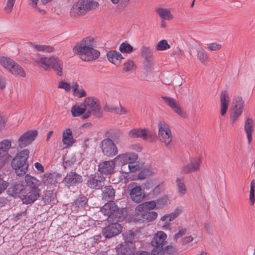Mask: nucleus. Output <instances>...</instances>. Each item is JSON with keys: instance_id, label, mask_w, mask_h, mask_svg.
<instances>
[{"instance_id": "obj_1", "label": "nucleus", "mask_w": 255, "mask_h": 255, "mask_svg": "<svg viewBox=\"0 0 255 255\" xmlns=\"http://www.w3.org/2000/svg\"><path fill=\"white\" fill-rule=\"evenodd\" d=\"M101 212L108 216L107 219L111 224L103 229L102 234L106 238H110L118 235L122 230V226L119 224L127 215L125 209L119 208L115 203H107L101 208Z\"/></svg>"}, {"instance_id": "obj_2", "label": "nucleus", "mask_w": 255, "mask_h": 255, "mask_svg": "<svg viewBox=\"0 0 255 255\" xmlns=\"http://www.w3.org/2000/svg\"><path fill=\"white\" fill-rule=\"evenodd\" d=\"M94 40L87 38L82 40L73 48V52L85 61H90L97 58L100 52L93 48Z\"/></svg>"}, {"instance_id": "obj_3", "label": "nucleus", "mask_w": 255, "mask_h": 255, "mask_svg": "<svg viewBox=\"0 0 255 255\" xmlns=\"http://www.w3.org/2000/svg\"><path fill=\"white\" fill-rule=\"evenodd\" d=\"M29 151L25 149L20 151L11 161V166L15 169V174L20 176L24 175L27 170L28 164L27 160L28 158Z\"/></svg>"}, {"instance_id": "obj_4", "label": "nucleus", "mask_w": 255, "mask_h": 255, "mask_svg": "<svg viewBox=\"0 0 255 255\" xmlns=\"http://www.w3.org/2000/svg\"><path fill=\"white\" fill-rule=\"evenodd\" d=\"M83 104L86 111L82 116L83 119H88L92 114L98 118L102 117V110L98 100L96 98L94 97L86 98Z\"/></svg>"}, {"instance_id": "obj_5", "label": "nucleus", "mask_w": 255, "mask_h": 255, "mask_svg": "<svg viewBox=\"0 0 255 255\" xmlns=\"http://www.w3.org/2000/svg\"><path fill=\"white\" fill-rule=\"evenodd\" d=\"M98 2L94 0H79L70 9V14L75 16L84 14L88 10L95 8Z\"/></svg>"}, {"instance_id": "obj_6", "label": "nucleus", "mask_w": 255, "mask_h": 255, "mask_svg": "<svg viewBox=\"0 0 255 255\" xmlns=\"http://www.w3.org/2000/svg\"><path fill=\"white\" fill-rule=\"evenodd\" d=\"M157 126L159 141L164 143L165 146L170 147L172 135L169 126L164 122H160Z\"/></svg>"}, {"instance_id": "obj_7", "label": "nucleus", "mask_w": 255, "mask_h": 255, "mask_svg": "<svg viewBox=\"0 0 255 255\" xmlns=\"http://www.w3.org/2000/svg\"><path fill=\"white\" fill-rule=\"evenodd\" d=\"M129 136L132 138L141 137L143 140L153 142L156 138V132L148 129H133L129 132Z\"/></svg>"}, {"instance_id": "obj_8", "label": "nucleus", "mask_w": 255, "mask_h": 255, "mask_svg": "<svg viewBox=\"0 0 255 255\" xmlns=\"http://www.w3.org/2000/svg\"><path fill=\"white\" fill-rule=\"evenodd\" d=\"M16 193H19L23 203L30 204L34 202L39 196V190L37 188L30 189L17 188Z\"/></svg>"}, {"instance_id": "obj_9", "label": "nucleus", "mask_w": 255, "mask_h": 255, "mask_svg": "<svg viewBox=\"0 0 255 255\" xmlns=\"http://www.w3.org/2000/svg\"><path fill=\"white\" fill-rule=\"evenodd\" d=\"M100 147L104 155L109 157H113L118 153L117 146L109 138L104 139L101 142Z\"/></svg>"}, {"instance_id": "obj_10", "label": "nucleus", "mask_w": 255, "mask_h": 255, "mask_svg": "<svg viewBox=\"0 0 255 255\" xmlns=\"http://www.w3.org/2000/svg\"><path fill=\"white\" fill-rule=\"evenodd\" d=\"M244 107V102L241 96H237L233 101V108L232 109L230 119L232 123L236 122L241 115Z\"/></svg>"}, {"instance_id": "obj_11", "label": "nucleus", "mask_w": 255, "mask_h": 255, "mask_svg": "<svg viewBox=\"0 0 255 255\" xmlns=\"http://www.w3.org/2000/svg\"><path fill=\"white\" fill-rule=\"evenodd\" d=\"M105 180L102 174L95 173L88 177L86 184L91 189L98 190L104 185Z\"/></svg>"}, {"instance_id": "obj_12", "label": "nucleus", "mask_w": 255, "mask_h": 255, "mask_svg": "<svg viewBox=\"0 0 255 255\" xmlns=\"http://www.w3.org/2000/svg\"><path fill=\"white\" fill-rule=\"evenodd\" d=\"M37 130H28L21 134L17 141V146L22 148L31 144L37 136Z\"/></svg>"}, {"instance_id": "obj_13", "label": "nucleus", "mask_w": 255, "mask_h": 255, "mask_svg": "<svg viewBox=\"0 0 255 255\" xmlns=\"http://www.w3.org/2000/svg\"><path fill=\"white\" fill-rule=\"evenodd\" d=\"M129 196L131 200L135 203H139L142 201L144 195L142 193L140 186L135 183H131L129 185Z\"/></svg>"}, {"instance_id": "obj_14", "label": "nucleus", "mask_w": 255, "mask_h": 255, "mask_svg": "<svg viewBox=\"0 0 255 255\" xmlns=\"http://www.w3.org/2000/svg\"><path fill=\"white\" fill-rule=\"evenodd\" d=\"M201 160L199 157L195 156L190 159V163L184 165L180 169V172L182 174L188 173L195 171L199 169Z\"/></svg>"}, {"instance_id": "obj_15", "label": "nucleus", "mask_w": 255, "mask_h": 255, "mask_svg": "<svg viewBox=\"0 0 255 255\" xmlns=\"http://www.w3.org/2000/svg\"><path fill=\"white\" fill-rule=\"evenodd\" d=\"M82 181V177L76 172L68 173L63 180V183L68 186H76Z\"/></svg>"}, {"instance_id": "obj_16", "label": "nucleus", "mask_w": 255, "mask_h": 255, "mask_svg": "<svg viewBox=\"0 0 255 255\" xmlns=\"http://www.w3.org/2000/svg\"><path fill=\"white\" fill-rule=\"evenodd\" d=\"M162 98L165 103H166L178 115L182 118L186 117L185 112L182 110L177 100L174 98L168 97H162Z\"/></svg>"}, {"instance_id": "obj_17", "label": "nucleus", "mask_w": 255, "mask_h": 255, "mask_svg": "<svg viewBox=\"0 0 255 255\" xmlns=\"http://www.w3.org/2000/svg\"><path fill=\"white\" fill-rule=\"evenodd\" d=\"M115 163L114 160L105 161L98 165V171L101 174L111 175L115 172Z\"/></svg>"}, {"instance_id": "obj_18", "label": "nucleus", "mask_w": 255, "mask_h": 255, "mask_svg": "<svg viewBox=\"0 0 255 255\" xmlns=\"http://www.w3.org/2000/svg\"><path fill=\"white\" fill-rule=\"evenodd\" d=\"M25 181L26 185L23 186L19 184H17L15 186L16 190H17V188H25L27 189L28 190L32 188L38 189V187L40 185V182L35 177L31 176L29 174H27L25 176Z\"/></svg>"}, {"instance_id": "obj_19", "label": "nucleus", "mask_w": 255, "mask_h": 255, "mask_svg": "<svg viewBox=\"0 0 255 255\" xmlns=\"http://www.w3.org/2000/svg\"><path fill=\"white\" fill-rule=\"evenodd\" d=\"M167 238L166 234L162 231H158L155 234L151 240V244L153 247L163 248L164 243Z\"/></svg>"}, {"instance_id": "obj_20", "label": "nucleus", "mask_w": 255, "mask_h": 255, "mask_svg": "<svg viewBox=\"0 0 255 255\" xmlns=\"http://www.w3.org/2000/svg\"><path fill=\"white\" fill-rule=\"evenodd\" d=\"M133 243L124 242L117 246L116 252L119 255H130L134 251Z\"/></svg>"}, {"instance_id": "obj_21", "label": "nucleus", "mask_w": 255, "mask_h": 255, "mask_svg": "<svg viewBox=\"0 0 255 255\" xmlns=\"http://www.w3.org/2000/svg\"><path fill=\"white\" fill-rule=\"evenodd\" d=\"M221 113L222 116H224L228 109L229 103V94L226 91H224L221 93Z\"/></svg>"}, {"instance_id": "obj_22", "label": "nucleus", "mask_w": 255, "mask_h": 255, "mask_svg": "<svg viewBox=\"0 0 255 255\" xmlns=\"http://www.w3.org/2000/svg\"><path fill=\"white\" fill-rule=\"evenodd\" d=\"M138 216L142 222H149L154 220L157 217V213L155 211H142Z\"/></svg>"}, {"instance_id": "obj_23", "label": "nucleus", "mask_w": 255, "mask_h": 255, "mask_svg": "<svg viewBox=\"0 0 255 255\" xmlns=\"http://www.w3.org/2000/svg\"><path fill=\"white\" fill-rule=\"evenodd\" d=\"M109 61L116 65H119L124 58L122 54L116 51H110L107 54Z\"/></svg>"}, {"instance_id": "obj_24", "label": "nucleus", "mask_w": 255, "mask_h": 255, "mask_svg": "<svg viewBox=\"0 0 255 255\" xmlns=\"http://www.w3.org/2000/svg\"><path fill=\"white\" fill-rule=\"evenodd\" d=\"M245 130L247 134L248 142L250 144L252 139V133L254 131L253 121L250 118H248L244 126Z\"/></svg>"}, {"instance_id": "obj_25", "label": "nucleus", "mask_w": 255, "mask_h": 255, "mask_svg": "<svg viewBox=\"0 0 255 255\" xmlns=\"http://www.w3.org/2000/svg\"><path fill=\"white\" fill-rule=\"evenodd\" d=\"M103 198L107 201L113 200L115 196V191L112 186H106L103 191ZM110 202L109 203H111ZM113 203V202H112Z\"/></svg>"}, {"instance_id": "obj_26", "label": "nucleus", "mask_w": 255, "mask_h": 255, "mask_svg": "<svg viewBox=\"0 0 255 255\" xmlns=\"http://www.w3.org/2000/svg\"><path fill=\"white\" fill-rule=\"evenodd\" d=\"M8 72L14 76L21 77H25L26 76L25 72L23 68L15 62H14L13 65L10 67Z\"/></svg>"}, {"instance_id": "obj_27", "label": "nucleus", "mask_w": 255, "mask_h": 255, "mask_svg": "<svg viewBox=\"0 0 255 255\" xmlns=\"http://www.w3.org/2000/svg\"><path fill=\"white\" fill-rule=\"evenodd\" d=\"M73 136L70 129H67L63 133V143L66 147H70L73 143Z\"/></svg>"}, {"instance_id": "obj_28", "label": "nucleus", "mask_w": 255, "mask_h": 255, "mask_svg": "<svg viewBox=\"0 0 255 255\" xmlns=\"http://www.w3.org/2000/svg\"><path fill=\"white\" fill-rule=\"evenodd\" d=\"M53 57L54 56L46 57L42 56L39 59L36 60L35 62L38 65L42 67L43 68L47 69L48 68L50 67L51 62L55 60L53 58Z\"/></svg>"}, {"instance_id": "obj_29", "label": "nucleus", "mask_w": 255, "mask_h": 255, "mask_svg": "<svg viewBox=\"0 0 255 255\" xmlns=\"http://www.w3.org/2000/svg\"><path fill=\"white\" fill-rule=\"evenodd\" d=\"M53 58L55 60L51 62L50 67L56 72L58 75L61 76L63 74V63L62 61L57 57L54 56Z\"/></svg>"}, {"instance_id": "obj_30", "label": "nucleus", "mask_w": 255, "mask_h": 255, "mask_svg": "<svg viewBox=\"0 0 255 255\" xmlns=\"http://www.w3.org/2000/svg\"><path fill=\"white\" fill-rule=\"evenodd\" d=\"M157 207L156 202L154 201H147L138 205L135 208L136 212H142L145 210H152Z\"/></svg>"}, {"instance_id": "obj_31", "label": "nucleus", "mask_w": 255, "mask_h": 255, "mask_svg": "<svg viewBox=\"0 0 255 255\" xmlns=\"http://www.w3.org/2000/svg\"><path fill=\"white\" fill-rule=\"evenodd\" d=\"M156 12L163 20H170L173 17L170 9L169 8L160 7L157 9Z\"/></svg>"}, {"instance_id": "obj_32", "label": "nucleus", "mask_w": 255, "mask_h": 255, "mask_svg": "<svg viewBox=\"0 0 255 255\" xmlns=\"http://www.w3.org/2000/svg\"><path fill=\"white\" fill-rule=\"evenodd\" d=\"M178 193L181 196H183L186 192V187L185 184V180L183 177L177 178L176 180Z\"/></svg>"}, {"instance_id": "obj_33", "label": "nucleus", "mask_w": 255, "mask_h": 255, "mask_svg": "<svg viewBox=\"0 0 255 255\" xmlns=\"http://www.w3.org/2000/svg\"><path fill=\"white\" fill-rule=\"evenodd\" d=\"M197 59L204 65L209 61V57L207 52L204 49L197 50Z\"/></svg>"}, {"instance_id": "obj_34", "label": "nucleus", "mask_w": 255, "mask_h": 255, "mask_svg": "<svg viewBox=\"0 0 255 255\" xmlns=\"http://www.w3.org/2000/svg\"><path fill=\"white\" fill-rule=\"evenodd\" d=\"M14 62L13 60L8 57L3 56H0V64L8 71L10 69V67L13 65Z\"/></svg>"}, {"instance_id": "obj_35", "label": "nucleus", "mask_w": 255, "mask_h": 255, "mask_svg": "<svg viewBox=\"0 0 255 255\" xmlns=\"http://www.w3.org/2000/svg\"><path fill=\"white\" fill-rule=\"evenodd\" d=\"M72 115L74 117H79L84 115L86 112L83 104L81 106L74 105L72 107L71 110Z\"/></svg>"}, {"instance_id": "obj_36", "label": "nucleus", "mask_w": 255, "mask_h": 255, "mask_svg": "<svg viewBox=\"0 0 255 255\" xmlns=\"http://www.w3.org/2000/svg\"><path fill=\"white\" fill-rule=\"evenodd\" d=\"M30 45L35 50L42 52H51L53 51V48L52 47L45 45H35L30 43Z\"/></svg>"}, {"instance_id": "obj_37", "label": "nucleus", "mask_w": 255, "mask_h": 255, "mask_svg": "<svg viewBox=\"0 0 255 255\" xmlns=\"http://www.w3.org/2000/svg\"><path fill=\"white\" fill-rule=\"evenodd\" d=\"M127 157V153L121 154L118 155L115 158V160L116 162L121 164L122 165V167H125L127 164H128Z\"/></svg>"}, {"instance_id": "obj_38", "label": "nucleus", "mask_w": 255, "mask_h": 255, "mask_svg": "<svg viewBox=\"0 0 255 255\" xmlns=\"http://www.w3.org/2000/svg\"><path fill=\"white\" fill-rule=\"evenodd\" d=\"M123 239L125 243H132L134 239L135 234L133 232L129 230L123 234Z\"/></svg>"}, {"instance_id": "obj_39", "label": "nucleus", "mask_w": 255, "mask_h": 255, "mask_svg": "<svg viewBox=\"0 0 255 255\" xmlns=\"http://www.w3.org/2000/svg\"><path fill=\"white\" fill-rule=\"evenodd\" d=\"M170 46L167 41L162 39L159 41L156 45V49L158 51H164L170 48Z\"/></svg>"}, {"instance_id": "obj_40", "label": "nucleus", "mask_w": 255, "mask_h": 255, "mask_svg": "<svg viewBox=\"0 0 255 255\" xmlns=\"http://www.w3.org/2000/svg\"><path fill=\"white\" fill-rule=\"evenodd\" d=\"M183 212V208L181 207H176L174 210L170 214H169V221H172L174 219H175L176 218L178 217L181 213Z\"/></svg>"}, {"instance_id": "obj_41", "label": "nucleus", "mask_w": 255, "mask_h": 255, "mask_svg": "<svg viewBox=\"0 0 255 255\" xmlns=\"http://www.w3.org/2000/svg\"><path fill=\"white\" fill-rule=\"evenodd\" d=\"M87 202V199L85 196L80 197L77 199L75 204L78 208L81 209L85 207Z\"/></svg>"}, {"instance_id": "obj_42", "label": "nucleus", "mask_w": 255, "mask_h": 255, "mask_svg": "<svg viewBox=\"0 0 255 255\" xmlns=\"http://www.w3.org/2000/svg\"><path fill=\"white\" fill-rule=\"evenodd\" d=\"M132 50V47L128 43H123L120 46V50L122 53H130Z\"/></svg>"}, {"instance_id": "obj_43", "label": "nucleus", "mask_w": 255, "mask_h": 255, "mask_svg": "<svg viewBox=\"0 0 255 255\" xmlns=\"http://www.w3.org/2000/svg\"><path fill=\"white\" fill-rule=\"evenodd\" d=\"M157 208L160 209L163 207L167 204V199L166 197H162L157 200L156 202Z\"/></svg>"}, {"instance_id": "obj_44", "label": "nucleus", "mask_w": 255, "mask_h": 255, "mask_svg": "<svg viewBox=\"0 0 255 255\" xmlns=\"http://www.w3.org/2000/svg\"><path fill=\"white\" fill-rule=\"evenodd\" d=\"M128 169H126V166L125 167H122V170L123 171V172L125 173H128L130 172H134L136 171L137 169L136 165H131V164L128 163Z\"/></svg>"}, {"instance_id": "obj_45", "label": "nucleus", "mask_w": 255, "mask_h": 255, "mask_svg": "<svg viewBox=\"0 0 255 255\" xmlns=\"http://www.w3.org/2000/svg\"><path fill=\"white\" fill-rule=\"evenodd\" d=\"M16 0H7L4 9L7 12L11 11Z\"/></svg>"}, {"instance_id": "obj_46", "label": "nucleus", "mask_w": 255, "mask_h": 255, "mask_svg": "<svg viewBox=\"0 0 255 255\" xmlns=\"http://www.w3.org/2000/svg\"><path fill=\"white\" fill-rule=\"evenodd\" d=\"M58 87L59 88L64 89L66 92L69 91L71 88V86L70 84L63 81H60L59 83Z\"/></svg>"}, {"instance_id": "obj_47", "label": "nucleus", "mask_w": 255, "mask_h": 255, "mask_svg": "<svg viewBox=\"0 0 255 255\" xmlns=\"http://www.w3.org/2000/svg\"><path fill=\"white\" fill-rule=\"evenodd\" d=\"M128 164H131L134 163L137 159V155L135 153H127Z\"/></svg>"}, {"instance_id": "obj_48", "label": "nucleus", "mask_w": 255, "mask_h": 255, "mask_svg": "<svg viewBox=\"0 0 255 255\" xmlns=\"http://www.w3.org/2000/svg\"><path fill=\"white\" fill-rule=\"evenodd\" d=\"M134 66V63L131 60H128L124 64V70L128 72L131 70Z\"/></svg>"}, {"instance_id": "obj_49", "label": "nucleus", "mask_w": 255, "mask_h": 255, "mask_svg": "<svg viewBox=\"0 0 255 255\" xmlns=\"http://www.w3.org/2000/svg\"><path fill=\"white\" fill-rule=\"evenodd\" d=\"M151 255H164L163 248L153 247Z\"/></svg>"}, {"instance_id": "obj_50", "label": "nucleus", "mask_w": 255, "mask_h": 255, "mask_svg": "<svg viewBox=\"0 0 255 255\" xmlns=\"http://www.w3.org/2000/svg\"><path fill=\"white\" fill-rule=\"evenodd\" d=\"M221 48V45L217 43H212L208 45L207 48L209 50L216 51Z\"/></svg>"}, {"instance_id": "obj_51", "label": "nucleus", "mask_w": 255, "mask_h": 255, "mask_svg": "<svg viewBox=\"0 0 255 255\" xmlns=\"http://www.w3.org/2000/svg\"><path fill=\"white\" fill-rule=\"evenodd\" d=\"M176 248L171 245L167 246L165 248V252L169 255H173L176 253Z\"/></svg>"}, {"instance_id": "obj_52", "label": "nucleus", "mask_w": 255, "mask_h": 255, "mask_svg": "<svg viewBox=\"0 0 255 255\" xmlns=\"http://www.w3.org/2000/svg\"><path fill=\"white\" fill-rule=\"evenodd\" d=\"M186 232V229L185 228L181 229L179 231V232L175 234L173 237V239L175 241H177V240L183 236L185 234Z\"/></svg>"}, {"instance_id": "obj_53", "label": "nucleus", "mask_w": 255, "mask_h": 255, "mask_svg": "<svg viewBox=\"0 0 255 255\" xmlns=\"http://www.w3.org/2000/svg\"><path fill=\"white\" fill-rule=\"evenodd\" d=\"M8 185V183L0 177V194L6 189Z\"/></svg>"}, {"instance_id": "obj_54", "label": "nucleus", "mask_w": 255, "mask_h": 255, "mask_svg": "<svg viewBox=\"0 0 255 255\" xmlns=\"http://www.w3.org/2000/svg\"><path fill=\"white\" fill-rule=\"evenodd\" d=\"M255 189H250L249 200L252 205H254L255 202Z\"/></svg>"}, {"instance_id": "obj_55", "label": "nucleus", "mask_w": 255, "mask_h": 255, "mask_svg": "<svg viewBox=\"0 0 255 255\" xmlns=\"http://www.w3.org/2000/svg\"><path fill=\"white\" fill-rule=\"evenodd\" d=\"M74 95L79 98H82L86 95V92L82 89H78L74 93Z\"/></svg>"}, {"instance_id": "obj_56", "label": "nucleus", "mask_w": 255, "mask_h": 255, "mask_svg": "<svg viewBox=\"0 0 255 255\" xmlns=\"http://www.w3.org/2000/svg\"><path fill=\"white\" fill-rule=\"evenodd\" d=\"M193 240V238L191 236H188L185 237L184 239H182V244L184 245H186L191 242H192Z\"/></svg>"}, {"instance_id": "obj_57", "label": "nucleus", "mask_w": 255, "mask_h": 255, "mask_svg": "<svg viewBox=\"0 0 255 255\" xmlns=\"http://www.w3.org/2000/svg\"><path fill=\"white\" fill-rule=\"evenodd\" d=\"M6 79L2 76H0V89L2 90L5 87Z\"/></svg>"}, {"instance_id": "obj_58", "label": "nucleus", "mask_w": 255, "mask_h": 255, "mask_svg": "<svg viewBox=\"0 0 255 255\" xmlns=\"http://www.w3.org/2000/svg\"><path fill=\"white\" fill-rule=\"evenodd\" d=\"M122 108V107L120 105L119 108H112L110 110H109V111L111 112H115L117 114L121 115V109Z\"/></svg>"}, {"instance_id": "obj_59", "label": "nucleus", "mask_w": 255, "mask_h": 255, "mask_svg": "<svg viewBox=\"0 0 255 255\" xmlns=\"http://www.w3.org/2000/svg\"><path fill=\"white\" fill-rule=\"evenodd\" d=\"M35 167L37 169V170L40 172H44V168L41 164L39 162H36L34 164Z\"/></svg>"}, {"instance_id": "obj_60", "label": "nucleus", "mask_w": 255, "mask_h": 255, "mask_svg": "<svg viewBox=\"0 0 255 255\" xmlns=\"http://www.w3.org/2000/svg\"><path fill=\"white\" fill-rule=\"evenodd\" d=\"M26 215H27L26 211H21L17 214L15 218H17V219H20L23 217H26Z\"/></svg>"}, {"instance_id": "obj_61", "label": "nucleus", "mask_w": 255, "mask_h": 255, "mask_svg": "<svg viewBox=\"0 0 255 255\" xmlns=\"http://www.w3.org/2000/svg\"><path fill=\"white\" fill-rule=\"evenodd\" d=\"M39 0H28V4L33 8H36Z\"/></svg>"}, {"instance_id": "obj_62", "label": "nucleus", "mask_w": 255, "mask_h": 255, "mask_svg": "<svg viewBox=\"0 0 255 255\" xmlns=\"http://www.w3.org/2000/svg\"><path fill=\"white\" fill-rule=\"evenodd\" d=\"M170 222L171 221H169V219H168L167 221L165 222L164 224L162 226V229L164 230L169 229L170 225Z\"/></svg>"}, {"instance_id": "obj_63", "label": "nucleus", "mask_w": 255, "mask_h": 255, "mask_svg": "<svg viewBox=\"0 0 255 255\" xmlns=\"http://www.w3.org/2000/svg\"><path fill=\"white\" fill-rule=\"evenodd\" d=\"M71 88H72L73 93L77 91L79 89V85L77 84V83H74L73 84V85L71 86Z\"/></svg>"}, {"instance_id": "obj_64", "label": "nucleus", "mask_w": 255, "mask_h": 255, "mask_svg": "<svg viewBox=\"0 0 255 255\" xmlns=\"http://www.w3.org/2000/svg\"><path fill=\"white\" fill-rule=\"evenodd\" d=\"M169 219V214H166L161 217L160 218V220L163 222H166L168 221V220Z\"/></svg>"}]
</instances>
